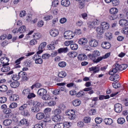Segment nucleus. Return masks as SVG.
Wrapping results in <instances>:
<instances>
[{
    "instance_id": "f257e3e1",
    "label": "nucleus",
    "mask_w": 128,
    "mask_h": 128,
    "mask_svg": "<svg viewBox=\"0 0 128 128\" xmlns=\"http://www.w3.org/2000/svg\"><path fill=\"white\" fill-rule=\"evenodd\" d=\"M128 66V65L126 64H119L118 63L115 64L113 66L112 69L109 72V74L111 75H113L114 73H116L118 70H125Z\"/></svg>"
},
{
    "instance_id": "f03ea898",
    "label": "nucleus",
    "mask_w": 128,
    "mask_h": 128,
    "mask_svg": "<svg viewBox=\"0 0 128 128\" xmlns=\"http://www.w3.org/2000/svg\"><path fill=\"white\" fill-rule=\"evenodd\" d=\"M74 34L73 32L71 31H68L65 32L64 33V36L65 38L68 39H71L73 38Z\"/></svg>"
},
{
    "instance_id": "7ed1b4c3",
    "label": "nucleus",
    "mask_w": 128,
    "mask_h": 128,
    "mask_svg": "<svg viewBox=\"0 0 128 128\" xmlns=\"http://www.w3.org/2000/svg\"><path fill=\"white\" fill-rule=\"evenodd\" d=\"M114 110L116 112H120L122 110V106L121 104L117 103L115 104L114 106Z\"/></svg>"
},
{
    "instance_id": "20e7f679",
    "label": "nucleus",
    "mask_w": 128,
    "mask_h": 128,
    "mask_svg": "<svg viewBox=\"0 0 128 128\" xmlns=\"http://www.w3.org/2000/svg\"><path fill=\"white\" fill-rule=\"evenodd\" d=\"M88 43L90 46L94 47L96 46L98 44V41L96 39H94L90 40L88 42Z\"/></svg>"
},
{
    "instance_id": "39448f33",
    "label": "nucleus",
    "mask_w": 128,
    "mask_h": 128,
    "mask_svg": "<svg viewBox=\"0 0 128 128\" xmlns=\"http://www.w3.org/2000/svg\"><path fill=\"white\" fill-rule=\"evenodd\" d=\"M1 63L3 64L2 66H7L9 64L8 63L9 60L8 58L6 57L2 58L0 59Z\"/></svg>"
},
{
    "instance_id": "423d86ee",
    "label": "nucleus",
    "mask_w": 128,
    "mask_h": 128,
    "mask_svg": "<svg viewBox=\"0 0 128 128\" xmlns=\"http://www.w3.org/2000/svg\"><path fill=\"white\" fill-rule=\"evenodd\" d=\"M38 94L39 97H42L47 93L46 90L44 88L39 89L37 92Z\"/></svg>"
},
{
    "instance_id": "0eeeda50",
    "label": "nucleus",
    "mask_w": 128,
    "mask_h": 128,
    "mask_svg": "<svg viewBox=\"0 0 128 128\" xmlns=\"http://www.w3.org/2000/svg\"><path fill=\"white\" fill-rule=\"evenodd\" d=\"M78 42L80 45L84 46L87 44L88 40L86 38H82L79 39Z\"/></svg>"
},
{
    "instance_id": "6e6552de",
    "label": "nucleus",
    "mask_w": 128,
    "mask_h": 128,
    "mask_svg": "<svg viewBox=\"0 0 128 128\" xmlns=\"http://www.w3.org/2000/svg\"><path fill=\"white\" fill-rule=\"evenodd\" d=\"M43 52V50H39L37 52L36 54H35L33 56L32 58L35 61L41 58V56L39 54H40Z\"/></svg>"
},
{
    "instance_id": "1a4fd4ad",
    "label": "nucleus",
    "mask_w": 128,
    "mask_h": 128,
    "mask_svg": "<svg viewBox=\"0 0 128 128\" xmlns=\"http://www.w3.org/2000/svg\"><path fill=\"white\" fill-rule=\"evenodd\" d=\"M50 35L52 36L55 37L58 34V30L56 29H53L50 30Z\"/></svg>"
},
{
    "instance_id": "9d476101",
    "label": "nucleus",
    "mask_w": 128,
    "mask_h": 128,
    "mask_svg": "<svg viewBox=\"0 0 128 128\" xmlns=\"http://www.w3.org/2000/svg\"><path fill=\"white\" fill-rule=\"evenodd\" d=\"M119 23L120 26L124 27L128 25V22L125 19H122L120 20Z\"/></svg>"
},
{
    "instance_id": "9b49d317",
    "label": "nucleus",
    "mask_w": 128,
    "mask_h": 128,
    "mask_svg": "<svg viewBox=\"0 0 128 128\" xmlns=\"http://www.w3.org/2000/svg\"><path fill=\"white\" fill-rule=\"evenodd\" d=\"M44 114L42 112H39L37 113L36 115V118L38 120L42 119L44 118Z\"/></svg>"
},
{
    "instance_id": "f8f14e48",
    "label": "nucleus",
    "mask_w": 128,
    "mask_h": 128,
    "mask_svg": "<svg viewBox=\"0 0 128 128\" xmlns=\"http://www.w3.org/2000/svg\"><path fill=\"white\" fill-rule=\"evenodd\" d=\"M88 69L90 72L93 71V73L94 74L98 72L100 70L99 68L96 66H92L89 68Z\"/></svg>"
},
{
    "instance_id": "ddd939ff",
    "label": "nucleus",
    "mask_w": 128,
    "mask_h": 128,
    "mask_svg": "<svg viewBox=\"0 0 128 128\" xmlns=\"http://www.w3.org/2000/svg\"><path fill=\"white\" fill-rule=\"evenodd\" d=\"M102 46L104 48L108 49L110 47V44L108 42H104L101 44Z\"/></svg>"
},
{
    "instance_id": "4468645a",
    "label": "nucleus",
    "mask_w": 128,
    "mask_h": 128,
    "mask_svg": "<svg viewBox=\"0 0 128 128\" xmlns=\"http://www.w3.org/2000/svg\"><path fill=\"white\" fill-rule=\"evenodd\" d=\"M70 4V2L68 0H62L61 1V5L64 6H68Z\"/></svg>"
},
{
    "instance_id": "2eb2a0df",
    "label": "nucleus",
    "mask_w": 128,
    "mask_h": 128,
    "mask_svg": "<svg viewBox=\"0 0 128 128\" xmlns=\"http://www.w3.org/2000/svg\"><path fill=\"white\" fill-rule=\"evenodd\" d=\"M19 74L20 77H22L24 80H28V78L26 76V73L25 72L21 71L19 72Z\"/></svg>"
},
{
    "instance_id": "dca6fc26",
    "label": "nucleus",
    "mask_w": 128,
    "mask_h": 128,
    "mask_svg": "<svg viewBox=\"0 0 128 128\" xmlns=\"http://www.w3.org/2000/svg\"><path fill=\"white\" fill-rule=\"evenodd\" d=\"M87 57L85 54H81L78 55V59L80 60H86Z\"/></svg>"
},
{
    "instance_id": "f3484780",
    "label": "nucleus",
    "mask_w": 128,
    "mask_h": 128,
    "mask_svg": "<svg viewBox=\"0 0 128 128\" xmlns=\"http://www.w3.org/2000/svg\"><path fill=\"white\" fill-rule=\"evenodd\" d=\"M100 26L105 30H108V29L110 25L108 23L106 22H104L102 23Z\"/></svg>"
},
{
    "instance_id": "a211bd4d",
    "label": "nucleus",
    "mask_w": 128,
    "mask_h": 128,
    "mask_svg": "<svg viewBox=\"0 0 128 128\" xmlns=\"http://www.w3.org/2000/svg\"><path fill=\"white\" fill-rule=\"evenodd\" d=\"M96 30L98 33L102 34L104 33V29H103L100 26L96 28Z\"/></svg>"
},
{
    "instance_id": "6ab92c4d",
    "label": "nucleus",
    "mask_w": 128,
    "mask_h": 128,
    "mask_svg": "<svg viewBox=\"0 0 128 128\" xmlns=\"http://www.w3.org/2000/svg\"><path fill=\"white\" fill-rule=\"evenodd\" d=\"M68 49L67 47L65 48H62L59 49L58 50V53L61 54L62 52L64 53L68 51Z\"/></svg>"
},
{
    "instance_id": "aec40b11",
    "label": "nucleus",
    "mask_w": 128,
    "mask_h": 128,
    "mask_svg": "<svg viewBox=\"0 0 128 128\" xmlns=\"http://www.w3.org/2000/svg\"><path fill=\"white\" fill-rule=\"evenodd\" d=\"M81 102V101L80 100H75L72 102V104L74 106H77L80 105Z\"/></svg>"
},
{
    "instance_id": "412c9836",
    "label": "nucleus",
    "mask_w": 128,
    "mask_h": 128,
    "mask_svg": "<svg viewBox=\"0 0 128 128\" xmlns=\"http://www.w3.org/2000/svg\"><path fill=\"white\" fill-rule=\"evenodd\" d=\"M104 121L107 125H110L112 122V120L110 118H105L104 120Z\"/></svg>"
},
{
    "instance_id": "4be33fe9",
    "label": "nucleus",
    "mask_w": 128,
    "mask_h": 128,
    "mask_svg": "<svg viewBox=\"0 0 128 128\" xmlns=\"http://www.w3.org/2000/svg\"><path fill=\"white\" fill-rule=\"evenodd\" d=\"M20 123L22 125H24L26 126H28L29 123L28 122V120L25 119H23L21 120L20 122Z\"/></svg>"
},
{
    "instance_id": "5701e85b",
    "label": "nucleus",
    "mask_w": 128,
    "mask_h": 128,
    "mask_svg": "<svg viewBox=\"0 0 128 128\" xmlns=\"http://www.w3.org/2000/svg\"><path fill=\"white\" fill-rule=\"evenodd\" d=\"M109 11L111 14H116L118 12V10L116 8H112L110 9Z\"/></svg>"
},
{
    "instance_id": "b1692460",
    "label": "nucleus",
    "mask_w": 128,
    "mask_h": 128,
    "mask_svg": "<svg viewBox=\"0 0 128 128\" xmlns=\"http://www.w3.org/2000/svg\"><path fill=\"white\" fill-rule=\"evenodd\" d=\"M20 84V83L18 81H15L12 83L10 84L11 86L13 88H16L18 87Z\"/></svg>"
},
{
    "instance_id": "393cba45",
    "label": "nucleus",
    "mask_w": 128,
    "mask_h": 128,
    "mask_svg": "<svg viewBox=\"0 0 128 128\" xmlns=\"http://www.w3.org/2000/svg\"><path fill=\"white\" fill-rule=\"evenodd\" d=\"M4 66L1 68V70L4 72H8L10 70V68L9 66Z\"/></svg>"
},
{
    "instance_id": "a878e982",
    "label": "nucleus",
    "mask_w": 128,
    "mask_h": 128,
    "mask_svg": "<svg viewBox=\"0 0 128 128\" xmlns=\"http://www.w3.org/2000/svg\"><path fill=\"white\" fill-rule=\"evenodd\" d=\"M8 90V87L6 85H3L0 86V91L2 92H4Z\"/></svg>"
},
{
    "instance_id": "bb28decb",
    "label": "nucleus",
    "mask_w": 128,
    "mask_h": 128,
    "mask_svg": "<svg viewBox=\"0 0 128 128\" xmlns=\"http://www.w3.org/2000/svg\"><path fill=\"white\" fill-rule=\"evenodd\" d=\"M61 120L60 116V115H55L52 118V120L55 122H58Z\"/></svg>"
},
{
    "instance_id": "cd10ccee",
    "label": "nucleus",
    "mask_w": 128,
    "mask_h": 128,
    "mask_svg": "<svg viewBox=\"0 0 128 128\" xmlns=\"http://www.w3.org/2000/svg\"><path fill=\"white\" fill-rule=\"evenodd\" d=\"M12 123V120L10 119H8L4 120L3 124L5 126H8L10 125Z\"/></svg>"
},
{
    "instance_id": "c85d7f7f",
    "label": "nucleus",
    "mask_w": 128,
    "mask_h": 128,
    "mask_svg": "<svg viewBox=\"0 0 128 128\" xmlns=\"http://www.w3.org/2000/svg\"><path fill=\"white\" fill-rule=\"evenodd\" d=\"M75 113L74 112L73 113L70 112V114H68V115L69 116L68 118L70 120H74L76 118V115H75Z\"/></svg>"
},
{
    "instance_id": "c756f323",
    "label": "nucleus",
    "mask_w": 128,
    "mask_h": 128,
    "mask_svg": "<svg viewBox=\"0 0 128 128\" xmlns=\"http://www.w3.org/2000/svg\"><path fill=\"white\" fill-rule=\"evenodd\" d=\"M28 108L27 105L24 104L20 106L19 108V110L20 112H22Z\"/></svg>"
},
{
    "instance_id": "7c9ffc66",
    "label": "nucleus",
    "mask_w": 128,
    "mask_h": 128,
    "mask_svg": "<svg viewBox=\"0 0 128 128\" xmlns=\"http://www.w3.org/2000/svg\"><path fill=\"white\" fill-rule=\"evenodd\" d=\"M66 75V73L64 71H62L59 72L58 75L60 78H63L65 77Z\"/></svg>"
},
{
    "instance_id": "2f4dec72",
    "label": "nucleus",
    "mask_w": 128,
    "mask_h": 128,
    "mask_svg": "<svg viewBox=\"0 0 128 128\" xmlns=\"http://www.w3.org/2000/svg\"><path fill=\"white\" fill-rule=\"evenodd\" d=\"M26 27L24 26H23L20 27L18 30V32H20V33H23L26 31Z\"/></svg>"
},
{
    "instance_id": "473e14b6",
    "label": "nucleus",
    "mask_w": 128,
    "mask_h": 128,
    "mask_svg": "<svg viewBox=\"0 0 128 128\" xmlns=\"http://www.w3.org/2000/svg\"><path fill=\"white\" fill-rule=\"evenodd\" d=\"M18 96L16 94L12 95L11 96L10 98V100L12 101H15L18 99Z\"/></svg>"
},
{
    "instance_id": "72a5a7b5",
    "label": "nucleus",
    "mask_w": 128,
    "mask_h": 128,
    "mask_svg": "<svg viewBox=\"0 0 128 128\" xmlns=\"http://www.w3.org/2000/svg\"><path fill=\"white\" fill-rule=\"evenodd\" d=\"M118 16L116 14H111L108 16V18L110 20H113L116 19L117 17Z\"/></svg>"
},
{
    "instance_id": "f704fd0d",
    "label": "nucleus",
    "mask_w": 128,
    "mask_h": 128,
    "mask_svg": "<svg viewBox=\"0 0 128 128\" xmlns=\"http://www.w3.org/2000/svg\"><path fill=\"white\" fill-rule=\"evenodd\" d=\"M68 55L70 58H74L77 56V53L75 52H70L68 54Z\"/></svg>"
},
{
    "instance_id": "c9c22d12",
    "label": "nucleus",
    "mask_w": 128,
    "mask_h": 128,
    "mask_svg": "<svg viewBox=\"0 0 128 128\" xmlns=\"http://www.w3.org/2000/svg\"><path fill=\"white\" fill-rule=\"evenodd\" d=\"M46 44V43L45 42L42 43L38 47L39 50H42V49L45 46Z\"/></svg>"
},
{
    "instance_id": "e433bc0d",
    "label": "nucleus",
    "mask_w": 128,
    "mask_h": 128,
    "mask_svg": "<svg viewBox=\"0 0 128 128\" xmlns=\"http://www.w3.org/2000/svg\"><path fill=\"white\" fill-rule=\"evenodd\" d=\"M70 47L71 49L73 50H76L78 48V46L77 44H71L70 46Z\"/></svg>"
},
{
    "instance_id": "4c0bfd02",
    "label": "nucleus",
    "mask_w": 128,
    "mask_h": 128,
    "mask_svg": "<svg viewBox=\"0 0 128 128\" xmlns=\"http://www.w3.org/2000/svg\"><path fill=\"white\" fill-rule=\"evenodd\" d=\"M41 37V34L38 33L35 34L33 36V38L36 40L40 39Z\"/></svg>"
},
{
    "instance_id": "58836bf2",
    "label": "nucleus",
    "mask_w": 128,
    "mask_h": 128,
    "mask_svg": "<svg viewBox=\"0 0 128 128\" xmlns=\"http://www.w3.org/2000/svg\"><path fill=\"white\" fill-rule=\"evenodd\" d=\"M42 98L44 100H48L50 98V97L48 94H46L42 96Z\"/></svg>"
},
{
    "instance_id": "ea45409f",
    "label": "nucleus",
    "mask_w": 128,
    "mask_h": 128,
    "mask_svg": "<svg viewBox=\"0 0 128 128\" xmlns=\"http://www.w3.org/2000/svg\"><path fill=\"white\" fill-rule=\"evenodd\" d=\"M21 114L24 116H28L30 115L28 111V108L24 110L21 112Z\"/></svg>"
},
{
    "instance_id": "a19ab883",
    "label": "nucleus",
    "mask_w": 128,
    "mask_h": 128,
    "mask_svg": "<svg viewBox=\"0 0 128 128\" xmlns=\"http://www.w3.org/2000/svg\"><path fill=\"white\" fill-rule=\"evenodd\" d=\"M31 111L34 113L37 112L40 110L39 108L36 107L35 106L32 107L31 109Z\"/></svg>"
},
{
    "instance_id": "79ce46f5",
    "label": "nucleus",
    "mask_w": 128,
    "mask_h": 128,
    "mask_svg": "<svg viewBox=\"0 0 128 128\" xmlns=\"http://www.w3.org/2000/svg\"><path fill=\"white\" fill-rule=\"evenodd\" d=\"M42 85L38 83H37L34 84L31 87L32 89L34 87L40 88L42 86Z\"/></svg>"
},
{
    "instance_id": "37998d69",
    "label": "nucleus",
    "mask_w": 128,
    "mask_h": 128,
    "mask_svg": "<svg viewBox=\"0 0 128 128\" xmlns=\"http://www.w3.org/2000/svg\"><path fill=\"white\" fill-rule=\"evenodd\" d=\"M54 128H64V124L62 123H58L56 124L54 127Z\"/></svg>"
},
{
    "instance_id": "c03bdc74",
    "label": "nucleus",
    "mask_w": 128,
    "mask_h": 128,
    "mask_svg": "<svg viewBox=\"0 0 128 128\" xmlns=\"http://www.w3.org/2000/svg\"><path fill=\"white\" fill-rule=\"evenodd\" d=\"M47 104L49 106H52L56 105V102L54 101H51L48 102Z\"/></svg>"
},
{
    "instance_id": "a18cd8bd",
    "label": "nucleus",
    "mask_w": 128,
    "mask_h": 128,
    "mask_svg": "<svg viewBox=\"0 0 128 128\" xmlns=\"http://www.w3.org/2000/svg\"><path fill=\"white\" fill-rule=\"evenodd\" d=\"M88 56V57L90 58V59L93 60L94 62H95V60H96V57L93 54H89Z\"/></svg>"
},
{
    "instance_id": "49530a36",
    "label": "nucleus",
    "mask_w": 128,
    "mask_h": 128,
    "mask_svg": "<svg viewBox=\"0 0 128 128\" xmlns=\"http://www.w3.org/2000/svg\"><path fill=\"white\" fill-rule=\"evenodd\" d=\"M19 72L18 73V75L16 74H14L13 76L12 77V78L13 80H18L20 78V76Z\"/></svg>"
},
{
    "instance_id": "de8ad7c7",
    "label": "nucleus",
    "mask_w": 128,
    "mask_h": 128,
    "mask_svg": "<svg viewBox=\"0 0 128 128\" xmlns=\"http://www.w3.org/2000/svg\"><path fill=\"white\" fill-rule=\"evenodd\" d=\"M112 4L114 6H116L118 5L120 3L119 0H112Z\"/></svg>"
},
{
    "instance_id": "09e8293b",
    "label": "nucleus",
    "mask_w": 128,
    "mask_h": 128,
    "mask_svg": "<svg viewBox=\"0 0 128 128\" xmlns=\"http://www.w3.org/2000/svg\"><path fill=\"white\" fill-rule=\"evenodd\" d=\"M125 122V120L123 118H120L118 120V124H123Z\"/></svg>"
},
{
    "instance_id": "8fccbe9b",
    "label": "nucleus",
    "mask_w": 128,
    "mask_h": 128,
    "mask_svg": "<svg viewBox=\"0 0 128 128\" xmlns=\"http://www.w3.org/2000/svg\"><path fill=\"white\" fill-rule=\"evenodd\" d=\"M58 65L60 67L63 68L66 66V63L64 62H60L58 63Z\"/></svg>"
},
{
    "instance_id": "3c124183",
    "label": "nucleus",
    "mask_w": 128,
    "mask_h": 128,
    "mask_svg": "<svg viewBox=\"0 0 128 128\" xmlns=\"http://www.w3.org/2000/svg\"><path fill=\"white\" fill-rule=\"evenodd\" d=\"M112 85L113 87L115 88H119L120 86V83H118L117 82L113 83Z\"/></svg>"
},
{
    "instance_id": "603ef678",
    "label": "nucleus",
    "mask_w": 128,
    "mask_h": 128,
    "mask_svg": "<svg viewBox=\"0 0 128 128\" xmlns=\"http://www.w3.org/2000/svg\"><path fill=\"white\" fill-rule=\"evenodd\" d=\"M102 119L100 118L97 117L95 119V122L97 124H100L102 122Z\"/></svg>"
},
{
    "instance_id": "864d4df0",
    "label": "nucleus",
    "mask_w": 128,
    "mask_h": 128,
    "mask_svg": "<svg viewBox=\"0 0 128 128\" xmlns=\"http://www.w3.org/2000/svg\"><path fill=\"white\" fill-rule=\"evenodd\" d=\"M84 122L86 123H88L90 122L91 118L89 117H86L84 119Z\"/></svg>"
},
{
    "instance_id": "5fc2aeb1",
    "label": "nucleus",
    "mask_w": 128,
    "mask_h": 128,
    "mask_svg": "<svg viewBox=\"0 0 128 128\" xmlns=\"http://www.w3.org/2000/svg\"><path fill=\"white\" fill-rule=\"evenodd\" d=\"M7 100L6 97H1L0 98V102L1 103H4Z\"/></svg>"
},
{
    "instance_id": "6e6d98bb",
    "label": "nucleus",
    "mask_w": 128,
    "mask_h": 128,
    "mask_svg": "<svg viewBox=\"0 0 128 128\" xmlns=\"http://www.w3.org/2000/svg\"><path fill=\"white\" fill-rule=\"evenodd\" d=\"M84 92L82 91H80L78 92L76 94V96L77 97H80L81 96H84Z\"/></svg>"
},
{
    "instance_id": "4d7b16f0",
    "label": "nucleus",
    "mask_w": 128,
    "mask_h": 128,
    "mask_svg": "<svg viewBox=\"0 0 128 128\" xmlns=\"http://www.w3.org/2000/svg\"><path fill=\"white\" fill-rule=\"evenodd\" d=\"M32 64V62L30 60H29L26 62L24 64V66L27 67H29L31 66Z\"/></svg>"
},
{
    "instance_id": "13d9d810",
    "label": "nucleus",
    "mask_w": 128,
    "mask_h": 128,
    "mask_svg": "<svg viewBox=\"0 0 128 128\" xmlns=\"http://www.w3.org/2000/svg\"><path fill=\"white\" fill-rule=\"evenodd\" d=\"M61 111L59 109H56L54 110V114L56 115H59L61 113Z\"/></svg>"
},
{
    "instance_id": "bf43d9fd",
    "label": "nucleus",
    "mask_w": 128,
    "mask_h": 128,
    "mask_svg": "<svg viewBox=\"0 0 128 128\" xmlns=\"http://www.w3.org/2000/svg\"><path fill=\"white\" fill-rule=\"evenodd\" d=\"M43 125V123H41L40 124H37L34 126V128H43L42 126Z\"/></svg>"
},
{
    "instance_id": "052dcab7",
    "label": "nucleus",
    "mask_w": 128,
    "mask_h": 128,
    "mask_svg": "<svg viewBox=\"0 0 128 128\" xmlns=\"http://www.w3.org/2000/svg\"><path fill=\"white\" fill-rule=\"evenodd\" d=\"M58 4V1L57 0H54L52 3V6L54 7L56 6Z\"/></svg>"
},
{
    "instance_id": "680f3d73",
    "label": "nucleus",
    "mask_w": 128,
    "mask_h": 128,
    "mask_svg": "<svg viewBox=\"0 0 128 128\" xmlns=\"http://www.w3.org/2000/svg\"><path fill=\"white\" fill-rule=\"evenodd\" d=\"M24 58V56L22 57L19 58L16 61L15 63L17 64H20V61L23 60Z\"/></svg>"
},
{
    "instance_id": "e2e57ef3",
    "label": "nucleus",
    "mask_w": 128,
    "mask_h": 128,
    "mask_svg": "<svg viewBox=\"0 0 128 128\" xmlns=\"http://www.w3.org/2000/svg\"><path fill=\"white\" fill-rule=\"evenodd\" d=\"M73 41L72 40H68L64 42V44L66 46H68L73 43Z\"/></svg>"
},
{
    "instance_id": "0e129e2a",
    "label": "nucleus",
    "mask_w": 128,
    "mask_h": 128,
    "mask_svg": "<svg viewBox=\"0 0 128 128\" xmlns=\"http://www.w3.org/2000/svg\"><path fill=\"white\" fill-rule=\"evenodd\" d=\"M17 106V104L16 103L13 102L10 105L9 108H16Z\"/></svg>"
},
{
    "instance_id": "69168bd1",
    "label": "nucleus",
    "mask_w": 128,
    "mask_h": 128,
    "mask_svg": "<svg viewBox=\"0 0 128 128\" xmlns=\"http://www.w3.org/2000/svg\"><path fill=\"white\" fill-rule=\"evenodd\" d=\"M106 36L109 39H110L112 38V34L110 32H107L106 33Z\"/></svg>"
},
{
    "instance_id": "338daca9",
    "label": "nucleus",
    "mask_w": 128,
    "mask_h": 128,
    "mask_svg": "<svg viewBox=\"0 0 128 128\" xmlns=\"http://www.w3.org/2000/svg\"><path fill=\"white\" fill-rule=\"evenodd\" d=\"M6 114H9L11 113L12 111L9 108H8L4 109L3 111Z\"/></svg>"
},
{
    "instance_id": "774afa93",
    "label": "nucleus",
    "mask_w": 128,
    "mask_h": 128,
    "mask_svg": "<svg viewBox=\"0 0 128 128\" xmlns=\"http://www.w3.org/2000/svg\"><path fill=\"white\" fill-rule=\"evenodd\" d=\"M122 32L126 34H128V27H126L124 28Z\"/></svg>"
}]
</instances>
